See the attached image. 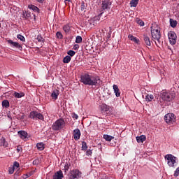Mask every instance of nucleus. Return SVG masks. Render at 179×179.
<instances>
[{
  "label": "nucleus",
  "mask_w": 179,
  "mask_h": 179,
  "mask_svg": "<svg viewBox=\"0 0 179 179\" xmlns=\"http://www.w3.org/2000/svg\"><path fill=\"white\" fill-rule=\"evenodd\" d=\"M17 38H18V40H20V41H22L23 43H24V41H26V38H24V36H23L21 34L17 35Z\"/></svg>",
  "instance_id": "34"
},
{
  "label": "nucleus",
  "mask_w": 179,
  "mask_h": 179,
  "mask_svg": "<svg viewBox=\"0 0 179 179\" xmlns=\"http://www.w3.org/2000/svg\"><path fill=\"white\" fill-rule=\"evenodd\" d=\"M143 41L145 43L146 45H148V47H150L152 45V43H150V38L148 36V35H143Z\"/></svg>",
  "instance_id": "16"
},
{
  "label": "nucleus",
  "mask_w": 179,
  "mask_h": 179,
  "mask_svg": "<svg viewBox=\"0 0 179 179\" xmlns=\"http://www.w3.org/2000/svg\"><path fill=\"white\" fill-rule=\"evenodd\" d=\"M113 90L116 97H120V96H121L120 88H118V86L117 85H113Z\"/></svg>",
  "instance_id": "17"
},
{
  "label": "nucleus",
  "mask_w": 179,
  "mask_h": 179,
  "mask_svg": "<svg viewBox=\"0 0 179 179\" xmlns=\"http://www.w3.org/2000/svg\"><path fill=\"white\" fill-rule=\"evenodd\" d=\"M65 125V120H64V119H59L53 124L52 128L53 131H59V129H62Z\"/></svg>",
  "instance_id": "5"
},
{
  "label": "nucleus",
  "mask_w": 179,
  "mask_h": 179,
  "mask_svg": "<svg viewBox=\"0 0 179 179\" xmlns=\"http://www.w3.org/2000/svg\"><path fill=\"white\" fill-rule=\"evenodd\" d=\"M33 164L36 165V164H38V159H35L33 161Z\"/></svg>",
  "instance_id": "48"
},
{
  "label": "nucleus",
  "mask_w": 179,
  "mask_h": 179,
  "mask_svg": "<svg viewBox=\"0 0 179 179\" xmlns=\"http://www.w3.org/2000/svg\"><path fill=\"white\" fill-rule=\"evenodd\" d=\"M103 139H105V141H106V142H111V141H113V139H114V136H110L108 134H104Z\"/></svg>",
  "instance_id": "22"
},
{
  "label": "nucleus",
  "mask_w": 179,
  "mask_h": 179,
  "mask_svg": "<svg viewBox=\"0 0 179 179\" xmlns=\"http://www.w3.org/2000/svg\"><path fill=\"white\" fill-rule=\"evenodd\" d=\"M138 143H143V142H145V141H146V136L145 135H141L140 136H137L136 138Z\"/></svg>",
  "instance_id": "18"
},
{
  "label": "nucleus",
  "mask_w": 179,
  "mask_h": 179,
  "mask_svg": "<svg viewBox=\"0 0 179 179\" xmlns=\"http://www.w3.org/2000/svg\"><path fill=\"white\" fill-rule=\"evenodd\" d=\"M73 138L75 141H79L80 139V130L79 129H75L73 130Z\"/></svg>",
  "instance_id": "14"
},
{
  "label": "nucleus",
  "mask_w": 179,
  "mask_h": 179,
  "mask_svg": "<svg viewBox=\"0 0 179 179\" xmlns=\"http://www.w3.org/2000/svg\"><path fill=\"white\" fill-rule=\"evenodd\" d=\"M34 20H36V15H34Z\"/></svg>",
  "instance_id": "56"
},
{
  "label": "nucleus",
  "mask_w": 179,
  "mask_h": 179,
  "mask_svg": "<svg viewBox=\"0 0 179 179\" xmlns=\"http://www.w3.org/2000/svg\"><path fill=\"white\" fill-rule=\"evenodd\" d=\"M155 99V96L152 94H146L145 96V101H152Z\"/></svg>",
  "instance_id": "25"
},
{
  "label": "nucleus",
  "mask_w": 179,
  "mask_h": 179,
  "mask_svg": "<svg viewBox=\"0 0 179 179\" xmlns=\"http://www.w3.org/2000/svg\"><path fill=\"white\" fill-rule=\"evenodd\" d=\"M86 3H85L83 1L81 2V6H80V10L83 11L85 9H86Z\"/></svg>",
  "instance_id": "39"
},
{
  "label": "nucleus",
  "mask_w": 179,
  "mask_h": 179,
  "mask_svg": "<svg viewBox=\"0 0 179 179\" xmlns=\"http://www.w3.org/2000/svg\"><path fill=\"white\" fill-rule=\"evenodd\" d=\"M29 118H31V120H34V121H37L38 120H41V121H44V116L43 115V114L35 110L30 112Z\"/></svg>",
  "instance_id": "7"
},
{
  "label": "nucleus",
  "mask_w": 179,
  "mask_h": 179,
  "mask_svg": "<svg viewBox=\"0 0 179 179\" xmlns=\"http://www.w3.org/2000/svg\"><path fill=\"white\" fill-rule=\"evenodd\" d=\"M2 106L3 107H6V108H8V107H9V101L3 100L2 101Z\"/></svg>",
  "instance_id": "33"
},
{
  "label": "nucleus",
  "mask_w": 179,
  "mask_h": 179,
  "mask_svg": "<svg viewBox=\"0 0 179 179\" xmlns=\"http://www.w3.org/2000/svg\"><path fill=\"white\" fill-rule=\"evenodd\" d=\"M161 99L163 101H173L174 96L170 92H164L161 93Z\"/></svg>",
  "instance_id": "9"
},
{
  "label": "nucleus",
  "mask_w": 179,
  "mask_h": 179,
  "mask_svg": "<svg viewBox=\"0 0 179 179\" xmlns=\"http://www.w3.org/2000/svg\"><path fill=\"white\" fill-rule=\"evenodd\" d=\"M64 169L65 170H69V165H65Z\"/></svg>",
  "instance_id": "51"
},
{
  "label": "nucleus",
  "mask_w": 179,
  "mask_h": 179,
  "mask_svg": "<svg viewBox=\"0 0 179 179\" xmlns=\"http://www.w3.org/2000/svg\"><path fill=\"white\" fill-rule=\"evenodd\" d=\"M111 6V2L110 0H103L101 3V13L98 15V19H100L104 12H107V10H110Z\"/></svg>",
  "instance_id": "3"
},
{
  "label": "nucleus",
  "mask_w": 179,
  "mask_h": 179,
  "mask_svg": "<svg viewBox=\"0 0 179 179\" xmlns=\"http://www.w3.org/2000/svg\"><path fill=\"white\" fill-rule=\"evenodd\" d=\"M65 1V2H71V0H64Z\"/></svg>",
  "instance_id": "55"
},
{
  "label": "nucleus",
  "mask_w": 179,
  "mask_h": 179,
  "mask_svg": "<svg viewBox=\"0 0 179 179\" xmlns=\"http://www.w3.org/2000/svg\"><path fill=\"white\" fill-rule=\"evenodd\" d=\"M92 153H93V152L92 151V150H88L86 152V155L87 156H92Z\"/></svg>",
  "instance_id": "46"
},
{
  "label": "nucleus",
  "mask_w": 179,
  "mask_h": 179,
  "mask_svg": "<svg viewBox=\"0 0 179 179\" xmlns=\"http://www.w3.org/2000/svg\"><path fill=\"white\" fill-rule=\"evenodd\" d=\"M165 159L167 160V164L169 167H176L178 164L177 163L178 159L171 154L166 155Z\"/></svg>",
  "instance_id": "2"
},
{
  "label": "nucleus",
  "mask_w": 179,
  "mask_h": 179,
  "mask_svg": "<svg viewBox=\"0 0 179 179\" xmlns=\"http://www.w3.org/2000/svg\"><path fill=\"white\" fill-rule=\"evenodd\" d=\"M8 118H9L10 120V121H12V115H10V114H8L7 115Z\"/></svg>",
  "instance_id": "52"
},
{
  "label": "nucleus",
  "mask_w": 179,
  "mask_h": 179,
  "mask_svg": "<svg viewBox=\"0 0 179 179\" xmlns=\"http://www.w3.org/2000/svg\"><path fill=\"white\" fill-rule=\"evenodd\" d=\"M82 150H87V144L85 141L82 142Z\"/></svg>",
  "instance_id": "36"
},
{
  "label": "nucleus",
  "mask_w": 179,
  "mask_h": 179,
  "mask_svg": "<svg viewBox=\"0 0 179 179\" xmlns=\"http://www.w3.org/2000/svg\"><path fill=\"white\" fill-rule=\"evenodd\" d=\"M23 152V148H22V145H18L17 147V153H22Z\"/></svg>",
  "instance_id": "40"
},
{
  "label": "nucleus",
  "mask_w": 179,
  "mask_h": 179,
  "mask_svg": "<svg viewBox=\"0 0 179 179\" xmlns=\"http://www.w3.org/2000/svg\"><path fill=\"white\" fill-rule=\"evenodd\" d=\"M72 117L74 119V120H78V118H79V116H78V115H76V114H73V115H72Z\"/></svg>",
  "instance_id": "47"
},
{
  "label": "nucleus",
  "mask_w": 179,
  "mask_h": 179,
  "mask_svg": "<svg viewBox=\"0 0 179 179\" xmlns=\"http://www.w3.org/2000/svg\"><path fill=\"white\" fill-rule=\"evenodd\" d=\"M31 173H27L22 176V179L29 178V177H31Z\"/></svg>",
  "instance_id": "42"
},
{
  "label": "nucleus",
  "mask_w": 179,
  "mask_h": 179,
  "mask_svg": "<svg viewBox=\"0 0 179 179\" xmlns=\"http://www.w3.org/2000/svg\"><path fill=\"white\" fill-rule=\"evenodd\" d=\"M138 2H139V0H131L130 1V5H131V6H133L134 8H136Z\"/></svg>",
  "instance_id": "31"
},
{
  "label": "nucleus",
  "mask_w": 179,
  "mask_h": 179,
  "mask_svg": "<svg viewBox=\"0 0 179 179\" xmlns=\"http://www.w3.org/2000/svg\"><path fill=\"white\" fill-rule=\"evenodd\" d=\"M36 40L38 41V43H44V38H43V36H41V35H38L36 37Z\"/></svg>",
  "instance_id": "35"
},
{
  "label": "nucleus",
  "mask_w": 179,
  "mask_h": 179,
  "mask_svg": "<svg viewBox=\"0 0 179 179\" xmlns=\"http://www.w3.org/2000/svg\"><path fill=\"white\" fill-rule=\"evenodd\" d=\"M164 120L166 124L171 125V124H174V122H176L177 117H176L174 113H170L165 115Z\"/></svg>",
  "instance_id": "6"
},
{
  "label": "nucleus",
  "mask_w": 179,
  "mask_h": 179,
  "mask_svg": "<svg viewBox=\"0 0 179 179\" xmlns=\"http://www.w3.org/2000/svg\"><path fill=\"white\" fill-rule=\"evenodd\" d=\"M170 24H171V27H173V29H175V27H177V21L176 20H174L173 19H170Z\"/></svg>",
  "instance_id": "26"
},
{
  "label": "nucleus",
  "mask_w": 179,
  "mask_h": 179,
  "mask_svg": "<svg viewBox=\"0 0 179 179\" xmlns=\"http://www.w3.org/2000/svg\"><path fill=\"white\" fill-rule=\"evenodd\" d=\"M63 30L66 34H68V33L71 31V27L69 24H66V25H64Z\"/></svg>",
  "instance_id": "23"
},
{
  "label": "nucleus",
  "mask_w": 179,
  "mask_h": 179,
  "mask_svg": "<svg viewBox=\"0 0 179 179\" xmlns=\"http://www.w3.org/2000/svg\"><path fill=\"white\" fill-rule=\"evenodd\" d=\"M79 48V45H75L74 46H73V49L74 50H78Z\"/></svg>",
  "instance_id": "49"
},
{
  "label": "nucleus",
  "mask_w": 179,
  "mask_h": 179,
  "mask_svg": "<svg viewBox=\"0 0 179 179\" xmlns=\"http://www.w3.org/2000/svg\"><path fill=\"white\" fill-rule=\"evenodd\" d=\"M20 120H24V113H22L20 116Z\"/></svg>",
  "instance_id": "50"
},
{
  "label": "nucleus",
  "mask_w": 179,
  "mask_h": 179,
  "mask_svg": "<svg viewBox=\"0 0 179 179\" xmlns=\"http://www.w3.org/2000/svg\"><path fill=\"white\" fill-rule=\"evenodd\" d=\"M178 8H179V3H178Z\"/></svg>",
  "instance_id": "57"
},
{
  "label": "nucleus",
  "mask_w": 179,
  "mask_h": 179,
  "mask_svg": "<svg viewBox=\"0 0 179 179\" xmlns=\"http://www.w3.org/2000/svg\"><path fill=\"white\" fill-rule=\"evenodd\" d=\"M137 23L140 26H145V22L143 21H142V20H137Z\"/></svg>",
  "instance_id": "44"
},
{
  "label": "nucleus",
  "mask_w": 179,
  "mask_h": 179,
  "mask_svg": "<svg viewBox=\"0 0 179 179\" xmlns=\"http://www.w3.org/2000/svg\"><path fill=\"white\" fill-rule=\"evenodd\" d=\"M14 97H16L17 99H21V97H24V92H15L14 93Z\"/></svg>",
  "instance_id": "27"
},
{
  "label": "nucleus",
  "mask_w": 179,
  "mask_h": 179,
  "mask_svg": "<svg viewBox=\"0 0 179 179\" xmlns=\"http://www.w3.org/2000/svg\"><path fill=\"white\" fill-rule=\"evenodd\" d=\"M28 8L29 9H31L34 12H36L37 13H40V8H38L37 6L34 5H29Z\"/></svg>",
  "instance_id": "21"
},
{
  "label": "nucleus",
  "mask_w": 179,
  "mask_h": 179,
  "mask_svg": "<svg viewBox=\"0 0 179 179\" xmlns=\"http://www.w3.org/2000/svg\"><path fill=\"white\" fill-rule=\"evenodd\" d=\"M151 36L154 40H157V43L155 42L156 46L159 47L162 42L160 41V38H162V34L160 33V30L159 29H151Z\"/></svg>",
  "instance_id": "4"
},
{
  "label": "nucleus",
  "mask_w": 179,
  "mask_h": 179,
  "mask_svg": "<svg viewBox=\"0 0 179 179\" xmlns=\"http://www.w3.org/2000/svg\"><path fill=\"white\" fill-rule=\"evenodd\" d=\"M174 176H175V177H178V176H179V167H178L176 169V170L175 171Z\"/></svg>",
  "instance_id": "45"
},
{
  "label": "nucleus",
  "mask_w": 179,
  "mask_h": 179,
  "mask_svg": "<svg viewBox=\"0 0 179 179\" xmlns=\"http://www.w3.org/2000/svg\"><path fill=\"white\" fill-rule=\"evenodd\" d=\"M110 146H115V143H110Z\"/></svg>",
  "instance_id": "54"
},
{
  "label": "nucleus",
  "mask_w": 179,
  "mask_h": 179,
  "mask_svg": "<svg viewBox=\"0 0 179 179\" xmlns=\"http://www.w3.org/2000/svg\"><path fill=\"white\" fill-rule=\"evenodd\" d=\"M110 110V107L107 105H103L101 107V113H107V111Z\"/></svg>",
  "instance_id": "29"
},
{
  "label": "nucleus",
  "mask_w": 179,
  "mask_h": 179,
  "mask_svg": "<svg viewBox=\"0 0 179 179\" xmlns=\"http://www.w3.org/2000/svg\"><path fill=\"white\" fill-rule=\"evenodd\" d=\"M63 178H64V173L61 170L55 173V174L52 176V179H63Z\"/></svg>",
  "instance_id": "12"
},
{
  "label": "nucleus",
  "mask_w": 179,
  "mask_h": 179,
  "mask_svg": "<svg viewBox=\"0 0 179 179\" xmlns=\"http://www.w3.org/2000/svg\"><path fill=\"white\" fill-rule=\"evenodd\" d=\"M37 2H38L39 3H43V2H44V0H36Z\"/></svg>",
  "instance_id": "53"
},
{
  "label": "nucleus",
  "mask_w": 179,
  "mask_h": 179,
  "mask_svg": "<svg viewBox=\"0 0 179 179\" xmlns=\"http://www.w3.org/2000/svg\"><path fill=\"white\" fill-rule=\"evenodd\" d=\"M56 36L57 37V38H59V40H62V38H64V35H62V33L57 31L56 33Z\"/></svg>",
  "instance_id": "37"
},
{
  "label": "nucleus",
  "mask_w": 179,
  "mask_h": 179,
  "mask_svg": "<svg viewBox=\"0 0 179 179\" xmlns=\"http://www.w3.org/2000/svg\"><path fill=\"white\" fill-rule=\"evenodd\" d=\"M36 148L38 150H44V143H38L36 144Z\"/></svg>",
  "instance_id": "30"
},
{
  "label": "nucleus",
  "mask_w": 179,
  "mask_h": 179,
  "mask_svg": "<svg viewBox=\"0 0 179 179\" xmlns=\"http://www.w3.org/2000/svg\"><path fill=\"white\" fill-rule=\"evenodd\" d=\"M80 82L81 83H83V85H87L88 86H99L101 80H100V77L97 76H94L89 73H85L81 75Z\"/></svg>",
  "instance_id": "1"
},
{
  "label": "nucleus",
  "mask_w": 179,
  "mask_h": 179,
  "mask_svg": "<svg viewBox=\"0 0 179 179\" xmlns=\"http://www.w3.org/2000/svg\"><path fill=\"white\" fill-rule=\"evenodd\" d=\"M8 173L9 174H13L15 173V168L13 166L8 168Z\"/></svg>",
  "instance_id": "41"
},
{
  "label": "nucleus",
  "mask_w": 179,
  "mask_h": 179,
  "mask_svg": "<svg viewBox=\"0 0 179 179\" xmlns=\"http://www.w3.org/2000/svg\"><path fill=\"white\" fill-rule=\"evenodd\" d=\"M22 17L25 19V20H30L31 19V13L29 10L23 12Z\"/></svg>",
  "instance_id": "15"
},
{
  "label": "nucleus",
  "mask_w": 179,
  "mask_h": 179,
  "mask_svg": "<svg viewBox=\"0 0 179 179\" xmlns=\"http://www.w3.org/2000/svg\"><path fill=\"white\" fill-rule=\"evenodd\" d=\"M17 134L21 139H22L23 141H27V135H28L27 132L23 130H21V131H19Z\"/></svg>",
  "instance_id": "13"
},
{
  "label": "nucleus",
  "mask_w": 179,
  "mask_h": 179,
  "mask_svg": "<svg viewBox=\"0 0 179 179\" xmlns=\"http://www.w3.org/2000/svg\"><path fill=\"white\" fill-rule=\"evenodd\" d=\"M20 164H19V162H14L13 163V167H14V169L16 167V169H18V167H20Z\"/></svg>",
  "instance_id": "43"
},
{
  "label": "nucleus",
  "mask_w": 179,
  "mask_h": 179,
  "mask_svg": "<svg viewBox=\"0 0 179 179\" xmlns=\"http://www.w3.org/2000/svg\"><path fill=\"white\" fill-rule=\"evenodd\" d=\"M83 38H82V36H76V43H77V44H80V43H82V41H83Z\"/></svg>",
  "instance_id": "32"
},
{
  "label": "nucleus",
  "mask_w": 179,
  "mask_h": 179,
  "mask_svg": "<svg viewBox=\"0 0 179 179\" xmlns=\"http://www.w3.org/2000/svg\"><path fill=\"white\" fill-rule=\"evenodd\" d=\"M168 37L171 45H176L177 44V34L173 31H170L168 33Z\"/></svg>",
  "instance_id": "10"
},
{
  "label": "nucleus",
  "mask_w": 179,
  "mask_h": 179,
  "mask_svg": "<svg viewBox=\"0 0 179 179\" xmlns=\"http://www.w3.org/2000/svg\"><path fill=\"white\" fill-rule=\"evenodd\" d=\"M128 38H129V40H131V41H134L136 44H138L139 43V39L136 38V37H135L131 34H129L128 36Z\"/></svg>",
  "instance_id": "24"
},
{
  "label": "nucleus",
  "mask_w": 179,
  "mask_h": 179,
  "mask_svg": "<svg viewBox=\"0 0 179 179\" xmlns=\"http://www.w3.org/2000/svg\"><path fill=\"white\" fill-rule=\"evenodd\" d=\"M67 54L68 55H69V57H73L76 54V52L73 50H69L67 52Z\"/></svg>",
  "instance_id": "38"
},
{
  "label": "nucleus",
  "mask_w": 179,
  "mask_h": 179,
  "mask_svg": "<svg viewBox=\"0 0 179 179\" xmlns=\"http://www.w3.org/2000/svg\"><path fill=\"white\" fill-rule=\"evenodd\" d=\"M71 56L67 55L63 59L64 64H69L71 62Z\"/></svg>",
  "instance_id": "28"
},
{
  "label": "nucleus",
  "mask_w": 179,
  "mask_h": 179,
  "mask_svg": "<svg viewBox=\"0 0 179 179\" xmlns=\"http://www.w3.org/2000/svg\"><path fill=\"white\" fill-rule=\"evenodd\" d=\"M7 43L12 48H17V50H20V51H22V50H23V47H22V45H20L17 42H14L13 41L9 39L7 41Z\"/></svg>",
  "instance_id": "11"
},
{
  "label": "nucleus",
  "mask_w": 179,
  "mask_h": 179,
  "mask_svg": "<svg viewBox=\"0 0 179 179\" xmlns=\"http://www.w3.org/2000/svg\"><path fill=\"white\" fill-rule=\"evenodd\" d=\"M0 27H1V24H0Z\"/></svg>",
  "instance_id": "58"
},
{
  "label": "nucleus",
  "mask_w": 179,
  "mask_h": 179,
  "mask_svg": "<svg viewBox=\"0 0 179 179\" xmlns=\"http://www.w3.org/2000/svg\"><path fill=\"white\" fill-rule=\"evenodd\" d=\"M68 176L70 179H78L80 178V177H82V172H80L78 169H73L70 171Z\"/></svg>",
  "instance_id": "8"
},
{
  "label": "nucleus",
  "mask_w": 179,
  "mask_h": 179,
  "mask_svg": "<svg viewBox=\"0 0 179 179\" xmlns=\"http://www.w3.org/2000/svg\"><path fill=\"white\" fill-rule=\"evenodd\" d=\"M58 96H59V90H54L52 92V93L51 94V97L54 100H57V99H58Z\"/></svg>",
  "instance_id": "20"
},
{
  "label": "nucleus",
  "mask_w": 179,
  "mask_h": 179,
  "mask_svg": "<svg viewBox=\"0 0 179 179\" xmlns=\"http://www.w3.org/2000/svg\"><path fill=\"white\" fill-rule=\"evenodd\" d=\"M0 143L1 145L3 148H8L9 146V144L8 143V141L5 139V137H1L0 139Z\"/></svg>",
  "instance_id": "19"
}]
</instances>
